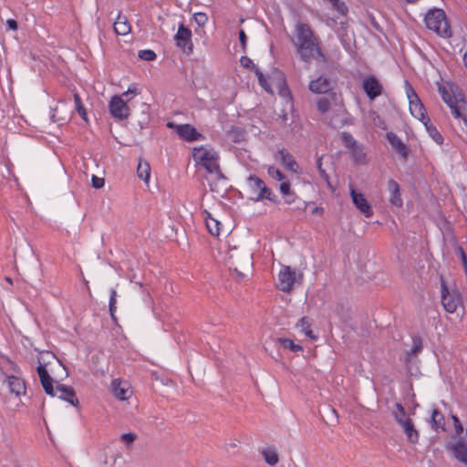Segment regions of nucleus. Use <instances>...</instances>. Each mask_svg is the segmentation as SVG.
<instances>
[{
	"mask_svg": "<svg viewBox=\"0 0 467 467\" xmlns=\"http://www.w3.org/2000/svg\"><path fill=\"white\" fill-rule=\"evenodd\" d=\"M38 366L36 368L37 374L39 376L41 385L47 395L52 397H57L60 400H66L74 407H78L79 402L76 397V393L73 388L59 383H56L54 387V380L49 376L45 365L42 364L41 360H47L48 358H56L55 356L48 352H40L38 355Z\"/></svg>",
	"mask_w": 467,
	"mask_h": 467,
	"instance_id": "2",
	"label": "nucleus"
},
{
	"mask_svg": "<svg viewBox=\"0 0 467 467\" xmlns=\"http://www.w3.org/2000/svg\"><path fill=\"white\" fill-rule=\"evenodd\" d=\"M277 154L279 156L281 163L284 165V167L287 171L294 172V173H300L299 165L296 161V160L294 159L292 154H290L285 149L279 150Z\"/></svg>",
	"mask_w": 467,
	"mask_h": 467,
	"instance_id": "23",
	"label": "nucleus"
},
{
	"mask_svg": "<svg viewBox=\"0 0 467 467\" xmlns=\"http://www.w3.org/2000/svg\"><path fill=\"white\" fill-rule=\"evenodd\" d=\"M388 190L390 193L389 202L396 207H401L403 202L400 197V189L397 182L394 180H389L388 182Z\"/></svg>",
	"mask_w": 467,
	"mask_h": 467,
	"instance_id": "25",
	"label": "nucleus"
},
{
	"mask_svg": "<svg viewBox=\"0 0 467 467\" xmlns=\"http://www.w3.org/2000/svg\"><path fill=\"white\" fill-rule=\"evenodd\" d=\"M343 100H342L340 94H337L336 92H330V93L317 99V108L322 117L325 113H327L330 110V109L332 108L334 103H336V102L340 103Z\"/></svg>",
	"mask_w": 467,
	"mask_h": 467,
	"instance_id": "15",
	"label": "nucleus"
},
{
	"mask_svg": "<svg viewBox=\"0 0 467 467\" xmlns=\"http://www.w3.org/2000/svg\"><path fill=\"white\" fill-rule=\"evenodd\" d=\"M388 139L390 144L397 150V151L403 157L407 156V148L401 140L393 133L388 134Z\"/></svg>",
	"mask_w": 467,
	"mask_h": 467,
	"instance_id": "30",
	"label": "nucleus"
},
{
	"mask_svg": "<svg viewBox=\"0 0 467 467\" xmlns=\"http://www.w3.org/2000/svg\"><path fill=\"white\" fill-rule=\"evenodd\" d=\"M431 426L436 431L445 429L444 417L437 409H434L431 413Z\"/></svg>",
	"mask_w": 467,
	"mask_h": 467,
	"instance_id": "29",
	"label": "nucleus"
},
{
	"mask_svg": "<svg viewBox=\"0 0 467 467\" xmlns=\"http://www.w3.org/2000/svg\"><path fill=\"white\" fill-rule=\"evenodd\" d=\"M303 274L292 269L290 266H283L278 274L277 287L284 292L292 290L296 283H301Z\"/></svg>",
	"mask_w": 467,
	"mask_h": 467,
	"instance_id": "8",
	"label": "nucleus"
},
{
	"mask_svg": "<svg viewBox=\"0 0 467 467\" xmlns=\"http://www.w3.org/2000/svg\"><path fill=\"white\" fill-rule=\"evenodd\" d=\"M7 384L9 386L10 391L17 396L26 392L25 383L20 378L15 376L8 377Z\"/></svg>",
	"mask_w": 467,
	"mask_h": 467,
	"instance_id": "27",
	"label": "nucleus"
},
{
	"mask_svg": "<svg viewBox=\"0 0 467 467\" xmlns=\"http://www.w3.org/2000/svg\"><path fill=\"white\" fill-rule=\"evenodd\" d=\"M391 413L396 422L403 429L408 441L413 444L417 443L420 438L419 432L415 429L412 420L407 415L404 407L397 402Z\"/></svg>",
	"mask_w": 467,
	"mask_h": 467,
	"instance_id": "5",
	"label": "nucleus"
},
{
	"mask_svg": "<svg viewBox=\"0 0 467 467\" xmlns=\"http://www.w3.org/2000/svg\"><path fill=\"white\" fill-rule=\"evenodd\" d=\"M114 31L119 36H126L130 33L131 26L125 16L119 15L114 23Z\"/></svg>",
	"mask_w": 467,
	"mask_h": 467,
	"instance_id": "26",
	"label": "nucleus"
},
{
	"mask_svg": "<svg viewBox=\"0 0 467 467\" xmlns=\"http://www.w3.org/2000/svg\"><path fill=\"white\" fill-rule=\"evenodd\" d=\"M406 94L409 99L410 104V111L413 117L420 119L422 123L430 119V118L426 115V110L420 100L418 95L411 88L410 85L406 82Z\"/></svg>",
	"mask_w": 467,
	"mask_h": 467,
	"instance_id": "11",
	"label": "nucleus"
},
{
	"mask_svg": "<svg viewBox=\"0 0 467 467\" xmlns=\"http://www.w3.org/2000/svg\"><path fill=\"white\" fill-rule=\"evenodd\" d=\"M193 160L202 165L207 172L214 174L218 179H223V175L220 170L219 155L210 146H201L194 148L192 150Z\"/></svg>",
	"mask_w": 467,
	"mask_h": 467,
	"instance_id": "3",
	"label": "nucleus"
},
{
	"mask_svg": "<svg viewBox=\"0 0 467 467\" xmlns=\"http://www.w3.org/2000/svg\"><path fill=\"white\" fill-rule=\"evenodd\" d=\"M350 150L356 162L364 163L366 161V153L361 145L358 144Z\"/></svg>",
	"mask_w": 467,
	"mask_h": 467,
	"instance_id": "36",
	"label": "nucleus"
},
{
	"mask_svg": "<svg viewBox=\"0 0 467 467\" xmlns=\"http://www.w3.org/2000/svg\"><path fill=\"white\" fill-rule=\"evenodd\" d=\"M111 387L114 396L121 400H129L133 393L130 384L119 379L112 380Z\"/></svg>",
	"mask_w": 467,
	"mask_h": 467,
	"instance_id": "19",
	"label": "nucleus"
},
{
	"mask_svg": "<svg viewBox=\"0 0 467 467\" xmlns=\"http://www.w3.org/2000/svg\"><path fill=\"white\" fill-rule=\"evenodd\" d=\"M206 226L211 234L214 236L220 235L221 223L210 215L206 217Z\"/></svg>",
	"mask_w": 467,
	"mask_h": 467,
	"instance_id": "33",
	"label": "nucleus"
},
{
	"mask_svg": "<svg viewBox=\"0 0 467 467\" xmlns=\"http://www.w3.org/2000/svg\"><path fill=\"white\" fill-rule=\"evenodd\" d=\"M248 188L251 193V199L257 202L263 199L275 201V195L271 189L266 187L265 182L256 176L248 178Z\"/></svg>",
	"mask_w": 467,
	"mask_h": 467,
	"instance_id": "10",
	"label": "nucleus"
},
{
	"mask_svg": "<svg viewBox=\"0 0 467 467\" xmlns=\"http://www.w3.org/2000/svg\"><path fill=\"white\" fill-rule=\"evenodd\" d=\"M167 126L173 129L182 140L187 141H195L202 138V134L190 124H175L173 122H168Z\"/></svg>",
	"mask_w": 467,
	"mask_h": 467,
	"instance_id": "13",
	"label": "nucleus"
},
{
	"mask_svg": "<svg viewBox=\"0 0 467 467\" xmlns=\"http://www.w3.org/2000/svg\"><path fill=\"white\" fill-rule=\"evenodd\" d=\"M423 124H424L429 135L432 138V140L435 142H437L438 144H441L442 137L440 134V132L437 130V129L431 123L430 119L425 121Z\"/></svg>",
	"mask_w": 467,
	"mask_h": 467,
	"instance_id": "34",
	"label": "nucleus"
},
{
	"mask_svg": "<svg viewBox=\"0 0 467 467\" xmlns=\"http://www.w3.org/2000/svg\"><path fill=\"white\" fill-rule=\"evenodd\" d=\"M297 328L304 333V335L311 339H315L316 337L311 329V322L307 317H302L296 323Z\"/></svg>",
	"mask_w": 467,
	"mask_h": 467,
	"instance_id": "28",
	"label": "nucleus"
},
{
	"mask_svg": "<svg viewBox=\"0 0 467 467\" xmlns=\"http://www.w3.org/2000/svg\"><path fill=\"white\" fill-rule=\"evenodd\" d=\"M92 187L95 189H100L104 186L105 181L103 178H99L96 175H93L91 178Z\"/></svg>",
	"mask_w": 467,
	"mask_h": 467,
	"instance_id": "45",
	"label": "nucleus"
},
{
	"mask_svg": "<svg viewBox=\"0 0 467 467\" xmlns=\"http://www.w3.org/2000/svg\"><path fill=\"white\" fill-rule=\"evenodd\" d=\"M6 25L12 30H16L17 29V22L16 20H14V19H8L6 21Z\"/></svg>",
	"mask_w": 467,
	"mask_h": 467,
	"instance_id": "50",
	"label": "nucleus"
},
{
	"mask_svg": "<svg viewBox=\"0 0 467 467\" xmlns=\"http://www.w3.org/2000/svg\"><path fill=\"white\" fill-rule=\"evenodd\" d=\"M463 61H464L465 67H467V51L464 54Z\"/></svg>",
	"mask_w": 467,
	"mask_h": 467,
	"instance_id": "54",
	"label": "nucleus"
},
{
	"mask_svg": "<svg viewBox=\"0 0 467 467\" xmlns=\"http://www.w3.org/2000/svg\"><path fill=\"white\" fill-rule=\"evenodd\" d=\"M74 102H75V109H76V110L80 115V117L85 121H87L88 118H87L86 109L83 107L82 102H81V99H80L79 95L77 94V93L74 94Z\"/></svg>",
	"mask_w": 467,
	"mask_h": 467,
	"instance_id": "37",
	"label": "nucleus"
},
{
	"mask_svg": "<svg viewBox=\"0 0 467 467\" xmlns=\"http://www.w3.org/2000/svg\"><path fill=\"white\" fill-rule=\"evenodd\" d=\"M330 1L333 4V5L337 8V10H339L340 12H343L344 6H343V5H339V0H330Z\"/></svg>",
	"mask_w": 467,
	"mask_h": 467,
	"instance_id": "51",
	"label": "nucleus"
},
{
	"mask_svg": "<svg viewBox=\"0 0 467 467\" xmlns=\"http://www.w3.org/2000/svg\"><path fill=\"white\" fill-rule=\"evenodd\" d=\"M342 140L345 143V146L348 148L349 150L356 147L358 143L356 141V140L350 135L349 133H343L342 134Z\"/></svg>",
	"mask_w": 467,
	"mask_h": 467,
	"instance_id": "38",
	"label": "nucleus"
},
{
	"mask_svg": "<svg viewBox=\"0 0 467 467\" xmlns=\"http://www.w3.org/2000/svg\"><path fill=\"white\" fill-rule=\"evenodd\" d=\"M459 462L467 465V444L464 441H459L455 443H451L447 446Z\"/></svg>",
	"mask_w": 467,
	"mask_h": 467,
	"instance_id": "24",
	"label": "nucleus"
},
{
	"mask_svg": "<svg viewBox=\"0 0 467 467\" xmlns=\"http://www.w3.org/2000/svg\"><path fill=\"white\" fill-rule=\"evenodd\" d=\"M452 420H453L456 433L461 434L463 431V428L460 422V420L456 416H452Z\"/></svg>",
	"mask_w": 467,
	"mask_h": 467,
	"instance_id": "47",
	"label": "nucleus"
},
{
	"mask_svg": "<svg viewBox=\"0 0 467 467\" xmlns=\"http://www.w3.org/2000/svg\"><path fill=\"white\" fill-rule=\"evenodd\" d=\"M239 40H240L243 49L244 50L246 47L247 36L243 29L240 30V32H239Z\"/></svg>",
	"mask_w": 467,
	"mask_h": 467,
	"instance_id": "49",
	"label": "nucleus"
},
{
	"mask_svg": "<svg viewBox=\"0 0 467 467\" xmlns=\"http://www.w3.org/2000/svg\"><path fill=\"white\" fill-rule=\"evenodd\" d=\"M268 175L280 182L279 190L284 196L291 194L290 182L286 179L285 175L275 166H269L267 169Z\"/></svg>",
	"mask_w": 467,
	"mask_h": 467,
	"instance_id": "16",
	"label": "nucleus"
},
{
	"mask_svg": "<svg viewBox=\"0 0 467 467\" xmlns=\"http://www.w3.org/2000/svg\"><path fill=\"white\" fill-rule=\"evenodd\" d=\"M240 63H241L242 67H244L245 68H251L254 71V73L258 78L259 84L261 85L262 88H264V89L266 92H268L270 94L274 93L270 84L267 81V78L259 70V68L255 67V65L254 64V62L251 58H249L248 57H242L240 59Z\"/></svg>",
	"mask_w": 467,
	"mask_h": 467,
	"instance_id": "17",
	"label": "nucleus"
},
{
	"mask_svg": "<svg viewBox=\"0 0 467 467\" xmlns=\"http://www.w3.org/2000/svg\"><path fill=\"white\" fill-rule=\"evenodd\" d=\"M322 213H323V208H321V207H315L312 210L313 214H321Z\"/></svg>",
	"mask_w": 467,
	"mask_h": 467,
	"instance_id": "52",
	"label": "nucleus"
},
{
	"mask_svg": "<svg viewBox=\"0 0 467 467\" xmlns=\"http://www.w3.org/2000/svg\"><path fill=\"white\" fill-rule=\"evenodd\" d=\"M459 296L455 293H450L443 285L441 290V304L448 313H454L459 305Z\"/></svg>",
	"mask_w": 467,
	"mask_h": 467,
	"instance_id": "22",
	"label": "nucleus"
},
{
	"mask_svg": "<svg viewBox=\"0 0 467 467\" xmlns=\"http://www.w3.org/2000/svg\"><path fill=\"white\" fill-rule=\"evenodd\" d=\"M426 26L442 37H449L451 35L450 26L445 14L441 9L430 10L425 16Z\"/></svg>",
	"mask_w": 467,
	"mask_h": 467,
	"instance_id": "4",
	"label": "nucleus"
},
{
	"mask_svg": "<svg viewBox=\"0 0 467 467\" xmlns=\"http://www.w3.org/2000/svg\"><path fill=\"white\" fill-rule=\"evenodd\" d=\"M439 91L441 95V98H442V100L445 102L451 99H452L453 97H455V95H451L449 91H447L445 89V88H439Z\"/></svg>",
	"mask_w": 467,
	"mask_h": 467,
	"instance_id": "46",
	"label": "nucleus"
},
{
	"mask_svg": "<svg viewBox=\"0 0 467 467\" xmlns=\"http://www.w3.org/2000/svg\"><path fill=\"white\" fill-rule=\"evenodd\" d=\"M456 253L460 256L462 265H467V257L465 255L463 249L462 247H458L456 249Z\"/></svg>",
	"mask_w": 467,
	"mask_h": 467,
	"instance_id": "48",
	"label": "nucleus"
},
{
	"mask_svg": "<svg viewBox=\"0 0 467 467\" xmlns=\"http://www.w3.org/2000/svg\"><path fill=\"white\" fill-rule=\"evenodd\" d=\"M421 349V346L420 345H416L414 348H413V352L414 353H417L419 352L420 350Z\"/></svg>",
	"mask_w": 467,
	"mask_h": 467,
	"instance_id": "53",
	"label": "nucleus"
},
{
	"mask_svg": "<svg viewBox=\"0 0 467 467\" xmlns=\"http://www.w3.org/2000/svg\"><path fill=\"white\" fill-rule=\"evenodd\" d=\"M334 87V82L327 77H319L309 82L308 88L313 93L328 94Z\"/></svg>",
	"mask_w": 467,
	"mask_h": 467,
	"instance_id": "18",
	"label": "nucleus"
},
{
	"mask_svg": "<svg viewBox=\"0 0 467 467\" xmlns=\"http://www.w3.org/2000/svg\"><path fill=\"white\" fill-rule=\"evenodd\" d=\"M326 413L328 420H330V424H335L337 422V414L334 408L327 407Z\"/></svg>",
	"mask_w": 467,
	"mask_h": 467,
	"instance_id": "44",
	"label": "nucleus"
},
{
	"mask_svg": "<svg viewBox=\"0 0 467 467\" xmlns=\"http://www.w3.org/2000/svg\"><path fill=\"white\" fill-rule=\"evenodd\" d=\"M137 174L141 180L148 183L150 176V164L145 161H140L137 167Z\"/></svg>",
	"mask_w": 467,
	"mask_h": 467,
	"instance_id": "31",
	"label": "nucleus"
},
{
	"mask_svg": "<svg viewBox=\"0 0 467 467\" xmlns=\"http://www.w3.org/2000/svg\"><path fill=\"white\" fill-rule=\"evenodd\" d=\"M350 195L352 198V202L355 206L367 218L372 216L373 212L371 206L364 197L362 193L357 192L355 189H351Z\"/></svg>",
	"mask_w": 467,
	"mask_h": 467,
	"instance_id": "20",
	"label": "nucleus"
},
{
	"mask_svg": "<svg viewBox=\"0 0 467 467\" xmlns=\"http://www.w3.org/2000/svg\"><path fill=\"white\" fill-rule=\"evenodd\" d=\"M277 342L279 345L285 349H290L293 352L301 351L303 348L300 345L294 343L292 339L289 338H278Z\"/></svg>",
	"mask_w": 467,
	"mask_h": 467,
	"instance_id": "35",
	"label": "nucleus"
},
{
	"mask_svg": "<svg viewBox=\"0 0 467 467\" xmlns=\"http://www.w3.org/2000/svg\"><path fill=\"white\" fill-rule=\"evenodd\" d=\"M406 1H407V2H409V3H413V2H415L416 0H406Z\"/></svg>",
	"mask_w": 467,
	"mask_h": 467,
	"instance_id": "56",
	"label": "nucleus"
},
{
	"mask_svg": "<svg viewBox=\"0 0 467 467\" xmlns=\"http://www.w3.org/2000/svg\"><path fill=\"white\" fill-rule=\"evenodd\" d=\"M292 42L303 61H324L325 57L321 52L318 38L315 36L313 30L307 24L302 22L296 23Z\"/></svg>",
	"mask_w": 467,
	"mask_h": 467,
	"instance_id": "1",
	"label": "nucleus"
},
{
	"mask_svg": "<svg viewBox=\"0 0 467 467\" xmlns=\"http://www.w3.org/2000/svg\"><path fill=\"white\" fill-rule=\"evenodd\" d=\"M318 168H319V170H320L321 171H323L321 170V162H320V161H318Z\"/></svg>",
	"mask_w": 467,
	"mask_h": 467,
	"instance_id": "55",
	"label": "nucleus"
},
{
	"mask_svg": "<svg viewBox=\"0 0 467 467\" xmlns=\"http://www.w3.org/2000/svg\"><path fill=\"white\" fill-rule=\"evenodd\" d=\"M228 265L239 277H243L245 275L244 272L250 271L253 265V256L247 251L240 252L233 249L229 253Z\"/></svg>",
	"mask_w": 467,
	"mask_h": 467,
	"instance_id": "7",
	"label": "nucleus"
},
{
	"mask_svg": "<svg viewBox=\"0 0 467 467\" xmlns=\"http://www.w3.org/2000/svg\"><path fill=\"white\" fill-rule=\"evenodd\" d=\"M137 435L135 433H124L120 436V441L124 442L127 446L132 444L136 440Z\"/></svg>",
	"mask_w": 467,
	"mask_h": 467,
	"instance_id": "43",
	"label": "nucleus"
},
{
	"mask_svg": "<svg viewBox=\"0 0 467 467\" xmlns=\"http://www.w3.org/2000/svg\"><path fill=\"white\" fill-rule=\"evenodd\" d=\"M117 292L115 289H112L110 292V299H109V312L112 318L115 319V312H116V303H117Z\"/></svg>",
	"mask_w": 467,
	"mask_h": 467,
	"instance_id": "39",
	"label": "nucleus"
},
{
	"mask_svg": "<svg viewBox=\"0 0 467 467\" xmlns=\"http://www.w3.org/2000/svg\"><path fill=\"white\" fill-rule=\"evenodd\" d=\"M321 119L324 123L330 125L334 129L342 128L347 122V114L343 101L334 103L330 110L321 117Z\"/></svg>",
	"mask_w": 467,
	"mask_h": 467,
	"instance_id": "9",
	"label": "nucleus"
},
{
	"mask_svg": "<svg viewBox=\"0 0 467 467\" xmlns=\"http://www.w3.org/2000/svg\"><path fill=\"white\" fill-rule=\"evenodd\" d=\"M363 88L370 99L379 97L382 92V86L375 77H368L363 80Z\"/></svg>",
	"mask_w": 467,
	"mask_h": 467,
	"instance_id": "21",
	"label": "nucleus"
},
{
	"mask_svg": "<svg viewBox=\"0 0 467 467\" xmlns=\"http://www.w3.org/2000/svg\"><path fill=\"white\" fill-rule=\"evenodd\" d=\"M193 19L199 26H203L208 21V17L204 13L194 14Z\"/></svg>",
	"mask_w": 467,
	"mask_h": 467,
	"instance_id": "42",
	"label": "nucleus"
},
{
	"mask_svg": "<svg viewBox=\"0 0 467 467\" xmlns=\"http://www.w3.org/2000/svg\"><path fill=\"white\" fill-rule=\"evenodd\" d=\"M139 57L145 61H152L156 58V54L150 49L140 50L139 52Z\"/></svg>",
	"mask_w": 467,
	"mask_h": 467,
	"instance_id": "40",
	"label": "nucleus"
},
{
	"mask_svg": "<svg viewBox=\"0 0 467 467\" xmlns=\"http://www.w3.org/2000/svg\"><path fill=\"white\" fill-rule=\"evenodd\" d=\"M6 281L11 283V279L9 277H6Z\"/></svg>",
	"mask_w": 467,
	"mask_h": 467,
	"instance_id": "57",
	"label": "nucleus"
},
{
	"mask_svg": "<svg viewBox=\"0 0 467 467\" xmlns=\"http://www.w3.org/2000/svg\"><path fill=\"white\" fill-rule=\"evenodd\" d=\"M265 461L269 465H275L278 462V455L275 447H268L262 451Z\"/></svg>",
	"mask_w": 467,
	"mask_h": 467,
	"instance_id": "32",
	"label": "nucleus"
},
{
	"mask_svg": "<svg viewBox=\"0 0 467 467\" xmlns=\"http://www.w3.org/2000/svg\"><path fill=\"white\" fill-rule=\"evenodd\" d=\"M174 41L176 46L187 53H192L193 44L192 41V31L181 24L177 33L174 35Z\"/></svg>",
	"mask_w": 467,
	"mask_h": 467,
	"instance_id": "12",
	"label": "nucleus"
},
{
	"mask_svg": "<svg viewBox=\"0 0 467 467\" xmlns=\"http://www.w3.org/2000/svg\"><path fill=\"white\" fill-rule=\"evenodd\" d=\"M278 89H279L280 96H282L283 98L287 99H289L290 92H289V89H288L287 86L285 85L284 79H281L278 82Z\"/></svg>",
	"mask_w": 467,
	"mask_h": 467,
	"instance_id": "41",
	"label": "nucleus"
},
{
	"mask_svg": "<svg viewBox=\"0 0 467 467\" xmlns=\"http://www.w3.org/2000/svg\"><path fill=\"white\" fill-rule=\"evenodd\" d=\"M130 94L133 96L140 94L135 84L130 85L128 90L122 93L121 96H114L111 99L109 102V111L115 119L122 120L130 116V108L127 106V102L122 99V97H126L127 100H130L128 98Z\"/></svg>",
	"mask_w": 467,
	"mask_h": 467,
	"instance_id": "6",
	"label": "nucleus"
},
{
	"mask_svg": "<svg viewBox=\"0 0 467 467\" xmlns=\"http://www.w3.org/2000/svg\"><path fill=\"white\" fill-rule=\"evenodd\" d=\"M451 109V115L455 119H462L463 123L467 126L466 117V101L462 95L453 97L452 99L445 101Z\"/></svg>",
	"mask_w": 467,
	"mask_h": 467,
	"instance_id": "14",
	"label": "nucleus"
}]
</instances>
